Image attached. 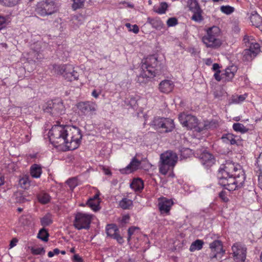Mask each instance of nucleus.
<instances>
[{
	"label": "nucleus",
	"mask_w": 262,
	"mask_h": 262,
	"mask_svg": "<svg viewBox=\"0 0 262 262\" xmlns=\"http://www.w3.org/2000/svg\"><path fill=\"white\" fill-rule=\"evenodd\" d=\"M49 134L52 143L64 150L77 148L82 137L78 127L68 125H55L50 130Z\"/></svg>",
	"instance_id": "f257e3e1"
},
{
	"label": "nucleus",
	"mask_w": 262,
	"mask_h": 262,
	"mask_svg": "<svg viewBox=\"0 0 262 262\" xmlns=\"http://www.w3.org/2000/svg\"><path fill=\"white\" fill-rule=\"evenodd\" d=\"M221 30L217 26H212L206 29V34L202 37V41L207 48H219L222 44L220 39Z\"/></svg>",
	"instance_id": "f03ea898"
},
{
	"label": "nucleus",
	"mask_w": 262,
	"mask_h": 262,
	"mask_svg": "<svg viewBox=\"0 0 262 262\" xmlns=\"http://www.w3.org/2000/svg\"><path fill=\"white\" fill-rule=\"evenodd\" d=\"M178 156L172 151H167L160 155L159 171L163 175L173 170L177 161Z\"/></svg>",
	"instance_id": "7ed1b4c3"
},
{
	"label": "nucleus",
	"mask_w": 262,
	"mask_h": 262,
	"mask_svg": "<svg viewBox=\"0 0 262 262\" xmlns=\"http://www.w3.org/2000/svg\"><path fill=\"white\" fill-rule=\"evenodd\" d=\"M158 58L155 55H150L147 57L141 66L142 72L140 75L143 78H152L158 74Z\"/></svg>",
	"instance_id": "20e7f679"
},
{
	"label": "nucleus",
	"mask_w": 262,
	"mask_h": 262,
	"mask_svg": "<svg viewBox=\"0 0 262 262\" xmlns=\"http://www.w3.org/2000/svg\"><path fill=\"white\" fill-rule=\"evenodd\" d=\"M58 10L57 3L55 0H43L37 3L35 11L41 16L50 15Z\"/></svg>",
	"instance_id": "39448f33"
},
{
	"label": "nucleus",
	"mask_w": 262,
	"mask_h": 262,
	"mask_svg": "<svg viewBox=\"0 0 262 262\" xmlns=\"http://www.w3.org/2000/svg\"><path fill=\"white\" fill-rule=\"evenodd\" d=\"M53 69L55 72L62 75L66 79L70 81L77 80L79 76V73L71 64L54 65Z\"/></svg>",
	"instance_id": "423d86ee"
},
{
	"label": "nucleus",
	"mask_w": 262,
	"mask_h": 262,
	"mask_svg": "<svg viewBox=\"0 0 262 262\" xmlns=\"http://www.w3.org/2000/svg\"><path fill=\"white\" fill-rule=\"evenodd\" d=\"M151 125L156 129H161V132H172L175 127L173 120L168 118L155 117L151 122Z\"/></svg>",
	"instance_id": "0eeeda50"
},
{
	"label": "nucleus",
	"mask_w": 262,
	"mask_h": 262,
	"mask_svg": "<svg viewBox=\"0 0 262 262\" xmlns=\"http://www.w3.org/2000/svg\"><path fill=\"white\" fill-rule=\"evenodd\" d=\"M92 219V215L82 212H77L75 214L73 222L74 227L77 230L82 229H88Z\"/></svg>",
	"instance_id": "6e6552de"
},
{
	"label": "nucleus",
	"mask_w": 262,
	"mask_h": 262,
	"mask_svg": "<svg viewBox=\"0 0 262 262\" xmlns=\"http://www.w3.org/2000/svg\"><path fill=\"white\" fill-rule=\"evenodd\" d=\"M76 106L79 112L85 116L96 115L98 109L96 103L92 101L79 102L77 104Z\"/></svg>",
	"instance_id": "1a4fd4ad"
},
{
	"label": "nucleus",
	"mask_w": 262,
	"mask_h": 262,
	"mask_svg": "<svg viewBox=\"0 0 262 262\" xmlns=\"http://www.w3.org/2000/svg\"><path fill=\"white\" fill-rule=\"evenodd\" d=\"M43 110L52 115H58L64 113V107L62 102L58 99L48 101Z\"/></svg>",
	"instance_id": "9d476101"
},
{
	"label": "nucleus",
	"mask_w": 262,
	"mask_h": 262,
	"mask_svg": "<svg viewBox=\"0 0 262 262\" xmlns=\"http://www.w3.org/2000/svg\"><path fill=\"white\" fill-rule=\"evenodd\" d=\"M219 184L229 191L237 189L235 179L232 176H227L223 174H217Z\"/></svg>",
	"instance_id": "9b49d317"
},
{
	"label": "nucleus",
	"mask_w": 262,
	"mask_h": 262,
	"mask_svg": "<svg viewBox=\"0 0 262 262\" xmlns=\"http://www.w3.org/2000/svg\"><path fill=\"white\" fill-rule=\"evenodd\" d=\"M259 52H262V46H260L256 42H251L249 48L243 51L242 53L243 59L246 61L251 60L257 56Z\"/></svg>",
	"instance_id": "f8f14e48"
},
{
	"label": "nucleus",
	"mask_w": 262,
	"mask_h": 262,
	"mask_svg": "<svg viewBox=\"0 0 262 262\" xmlns=\"http://www.w3.org/2000/svg\"><path fill=\"white\" fill-rule=\"evenodd\" d=\"M179 119L183 126L186 127L189 129L194 128L198 125L197 118L190 114L185 113H181L179 115Z\"/></svg>",
	"instance_id": "ddd939ff"
},
{
	"label": "nucleus",
	"mask_w": 262,
	"mask_h": 262,
	"mask_svg": "<svg viewBox=\"0 0 262 262\" xmlns=\"http://www.w3.org/2000/svg\"><path fill=\"white\" fill-rule=\"evenodd\" d=\"M234 260L236 262H244L246 257V248L239 243L234 244L232 247Z\"/></svg>",
	"instance_id": "4468645a"
},
{
	"label": "nucleus",
	"mask_w": 262,
	"mask_h": 262,
	"mask_svg": "<svg viewBox=\"0 0 262 262\" xmlns=\"http://www.w3.org/2000/svg\"><path fill=\"white\" fill-rule=\"evenodd\" d=\"M209 247L211 250V258L221 259L225 253L221 241L215 240L210 244Z\"/></svg>",
	"instance_id": "2eb2a0df"
},
{
	"label": "nucleus",
	"mask_w": 262,
	"mask_h": 262,
	"mask_svg": "<svg viewBox=\"0 0 262 262\" xmlns=\"http://www.w3.org/2000/svg\"><path fill=\"white\" fill-rule=\"evenodd\" d=\"M173 202L171 199L165 197L158 199V207L161 214H169Z\"/></svg>",
	"instance_id": "dca6fc26"
},
{
	"label": "nucleus",
	"mask_w": 262,
	"mask_h": 262,
	"mask_svg": "<svg viewBox=\"0 0 262 262\" xmlns=\"http://www.w3.org/2000/svg\"><path fill=\"white\" fill-rule=\"evenodd\" d=\"M242 169L241 166L232 162H226L223 169H220L218 173L232 176V174L238 172V170Z\"/></svg>",
	"instance_id": "f3484780"
},
{
	"label": "nucleus",
	"mask_w": 262,
	"mask_h": 262,
	"mask_svg": "<svg viewBox=\"0 0 262 262\" xmlns=\"http://www.w3.org/2000/svg\"><path fill=\"white\" fill-rule=\"evenodd\" d=\"M201 163L206 167H210L214 163L213 156L207 151L203 152L200 156Z\"/></svg>",
	"instance_id": "a211bd4d"
},
{
	"label": "nucleus",
	"mask_w": 262,
	"mask_h": 262,
	"mask_svg": "<svg viewBox=\"0 0 262 262\" xmlns=\"http://www.w3.org/2000/svg\"><path fill=\"white\" fill-rule=\"evenodd\" d=\"M222 139L226 143H229L231 145H238L241 142V137L238 136L234 135L231 133L224 134Z\"/></svg>",
	"instance_id": "6ab92c4d"
},
{
	"label": "nucleus",
	"mask_w": 262,
	"mask_h": 262,
	"mask_svg": "<svg viewBox=\"0 0 262 262\" xmlns=\"http://www.w3.org/2000/svg\"><path fill=\"white\" fill-rule=\"evenodd\" d=\"M237 71V68L234 65L227 68L225 72L222 74L223 79L225 81H230L234 77L235 73Z\"/></svg>",
	"instance_id": "aec40b11"
},
{
	"label": "nucleus",
	"mask_w": 262,
	"mask_h": 262,
	"mask_svg": "<svg viewBox=\"0 0 262 262\" xmlns=\"http://www.w3.org/2000/svg\"><path fill=\"white\" fill-rule=\"evenodd\" d=\"M174 87L173 83L171 80H165L159 84L160 91L164 93H168L171 92Z\"/></svg>",
	"instance_id": "412c9836"
},
{
	"label": "nucleus",
	"mask_w": 262,
	"mask_h": 262,
	"mask_svg": "<svg viewBox=\"0 0 262 262\" xmlns=\"http://www.w3.org/2000/svg\"><path fill=\"white\" fill-rule=\"evenodd\" d=\"M235 179V185H237V189L243 187L246 177L243 169L238 170V172L232 174Z\"/></svg>",
	"instance_id": "4be33fe9"
},
{
	"label": "nucleus",
	"mask_w": 262,
	"mask_h": 262,
	"mask_svg": "<svg viewBox=\"0 0 262 262\" xmlns=\"http://www.w3.org/2000/svg\"><path fill=\"white\" fill-rule=\"evenodd\" d=\"M141 164V162L136 157H134L130 163L126 167L125 170L126 173H129L137 170Z\"/></svg>",
	"instance_id": "5701e85b"
},
{
	"label": "nucleus",
	"mask_w": 262,
	"mask_h": 262,
	"mask_svg": "<svg viewBox=\"0 0 262 262\" xmlns=\"http://www.w3.org/2000/svg\"><path fill=\"white\" fill-rule=\"evenodd\" d=\"M250 21L253 26L260 29L262 28V17L256 12L251 14Z\"/></svg>",
	"instance_id": "b1692460"
},
{
	"label": "nucleus",
	"mask_w": 262,
	"mask_h": 262,
	"mask_svg": "<svg viewBox=\"0 0 262 262\" xmlns=\"http://www.w3.org/2000/svg\"><path fill=\"white\" fill-rule=\"evenodd\" d=\"M130 187L135 191H141L144 188L143 181L140 178L134 179L130 184Z\"/></svg>",
	"instance_id": "393cba45"
},
{
	"label": "nucleus",
	"mask_w": 262,
	"mask_h": 262,
	"mask_svg": "<svg viewBox=\"0 0 262 262\" xmlns=\"http://www.w3.org/2000/svg\"><path fill=\"white\" fill-rule=\"evenodd\" d=\"M42 173L41 167L36 164H33L30 167V174L32 177L39 178Z\"/></svg>",
	"instance_id": "a878e982"
},
{
	"label": "nucleus",
	"mask_w": 262,
	"mask_h": 262,
	"mask_svg": "<svg viewBox=\"0 0 262 262\" xmlns=\"http://www.w3.org/2000/svg\"><path fill=\"white\" fill-rule=\"evenodd\" d=\"M147 23L150 24L152 27L157 30H161L163 28L164 24L161 20L159 18H147Z\"/></svg>",
	"instance_id": "bb28decb"
},
{
	"label": "nucleus",
	"mask_w": 262,
	"mask_h": 262,
	"mask_svg": "<svg viewBox=\"0 0 262 262\" xmlns=\"http://www.w3.org/2000/svg\"><path fill=\"white\" fill-rule=\"evenodd\" d=\"M204 243L201 239H196L192 242L190 246L189 250L191 252H194L196 250H200L203 248Z\"/></svg>",
	"instance_id": "cd10ccee"
},
{
	"label": "nucleus",
	"mask_w": 262,
	"mask_h": 262,
	"mask_svg": "<svg viewBox=\"0 0 262 262\" xmlns=\"http://www.w3.org/2000/svg\"><path fill=\"white\" fill-rule=\"evenodd\" d=\"M106 231L107 235L113 238V236L119 232V230L115 225L110 224L107 225L106 227Z\"/></svg>",
	"instance_id": "c85d7f7f"
},
{
	"label": "nucleus",
	"mask_w": 262,
	"mask_h": 262,
	"mask_svg": "<svg viewBox=\"0 0 262 262\" xmlns=\"http://www.w3.org/2000/svg\"><path fill=\"white\" fill-rule=\"evenodd\" d=\"M53 222L52 215L51 213H47L40 219L41 225L43 226H47Z\"/></svg>",
	"instance_id": "c756f323"
},
{
	"label": "nucleus",
	"mask_w": 262,
	"mask_h": 262,
	"mask_svg": "<svg viewBox=\"0 0 262 262\" xmlns=\"http://www.w3.org/2000/svg\"><path fill=\"white\" fill-rule=\"evenodd\" d=\"M38 201L43 204H45L50 202L51 197L47 193L41 192L37 195Z\"/></svg>",
	"instance_id": "7c9ffc66"
},
{
	"label": "nucleus",
	"mask_w": 262,
	"mask_h": 262,
	"mask_svg": "<svg viewBox=\"0 0 262 262\" xmlns=\"http://www.w3.org/2000/svg\"><path fill=\"white\" fill-rule=\"evenodd\" d=\"M233 129L236 132L242 134L246 133L248 131V128L240 123H235L233 124Z\"/></svg>",
	"instance_id": "2f4dec72"
},
{
	"label": "nucleus",
	"mask_w": 262,
	"mask_h": 262,
	"mask_svg": "<svg viewBox=\"0 0 262 262\" xmlns=\"http://www.w3.org/2000/svg\"><path fill=\"white\" fill-rule=\"evenodd\" d=\"M167 8V4L165 2H162L159 6L155 8L154 11L158 14H162L165 13Z\"/></svg>",
	"instance_id": "473e14b6"
},
{
	"label": "nucleus",
	"mask_w": 262,
	"mask_h": 262,
	"mask_svg": "<svg viewBox=\"0 0 262 262\" xmlns=\"http://www.w3.org/2000/svg\"><path fill=\"white\" fill-rule=\"evenodd\" d=\"M101 201H93L92 199H89L87 205L94 211H97L100 209L99 205Z\"/></svg>",
	"instance_id": "72a5a7b5"
},
{
	"label": "nucleus",
	"mask_w": 262,
	"mask_h": 262,
	"mask_svg": "<svg viewBox=\"0 0 262 262\" xmlns=\"http://www.w3.org/2000/svg\"><path fill=\"white\" fill-rule=\"evenodd\" d=\"M119 205L123 209H128L133 205V202L131 200L123 198L120 201Z\"/></svg>",
	"instance_id": "f704fd0d"
},
{
	"label": "nucleus",
	"mask_w": 262,
	"mask_h": 262,
	"mask_svg": "<svg viewBox=\"0 0 262 262\" xmlns=\"http://www.w3.org/2000/svg\"><path fill=\"white\" fill-rule=\"evenodd\" d=\"M193 15L191 16V19L195 22L200 23L203 20L202 16L203 11L202 9L193 12Z\"/></svg>",
	"instance_id": "c9c22d12"
},
{
	"label": "nucleus",
	"mask_w": 262,
	"mask_h": 262,
	"mask_svg": "<svg viewBox=\"0 0 262 262\" xmlns=\"http://www.w3.org/2000/svg\"><path fill=\"white\" fill-rule=\"evenodd\" d=\"M188 5L190 10L193 12L201 10V8L196 0H189Z\"/></svg>",
	"instance_id": "e433bc0d"
},
{
	"label": "nucleus",
	"mask_w": 262,
	"mask_h": 262,
	"mask_svg": "<svg viewBox=\"0 0 262 262\" xmlns=\"http://www.w3.org/2000/svg\"><path fill=\"white\" fill-rule=\"evenodd\" d=\"M20 186L24 189H27L30 186V181L28 177L25 176L20 178L19 180Z\"/></svg>",
	"instance_id": "4c0bfd02"
},
{
	"label": "nucleus",
	"mask_w": 262,
	"mask_h": 262,
	"mask_svg": "<svg viewBox=\"0 0 262 262\" xmlns=\"http://www.w3.org/2000/svg\"><path fill=\"white\" fill-rule=\"evenodd\" d=\"M49 234L46 229H41L37 235V237L44 242H47L49 239Z\"/></svg>",
	"instance_id": "58836bf2"
},
{
	"label": "nucleus",
	"mask_w": 262,
	"mask_h": 262,
	"mask_svg": "<svg viewBox=\"0 0 262 262\" xmlns=\"http://www.w3.org/2000/svg\"><path fill=\"white\" fill-rule=\"evenodd\" d=\"M181 159H187L192 155V151L188 148H182L180 150Z\"/></svg>",
	"instance_id": "ea45409f"
},
{
	"label": "nucleus",
	"mask_w": 262,
	"mask_h": 262,
	"mask_svg": "<svg viewBox=\"0 0 262 262\" xmlns=\"http://www.w3.org/2000/svg\"><path fill=\"white\" fill-rule=\"evenodd\" d=\"M247 97V94H245L244 95L233 96L231 98V102L234 103H239L244 101Z\"/></svg>",
	"instance_id": "a19ab883"
},
{
	"label": "nucleus",
	"mask_w": 262,
	"mask_h": 262,
	"mask_svg": "<svg viewBox=\"0 0 262 262\" xmlns=\"http://www.w3.org/2000/svg\"><path fill=\"white\" fill-rule=\"evenodd\" d=\"M220 10L222 13L229 15L234 11V8L229 5L222 6Z\"/></svg>",
	"instance_id": "79ce46f5"
},
{
	"label": "nucleus",
	"mask_w": 262,
	"mask_h": 262,
	"mask_svg": "<svg viewBox=\"0 0 262 262\" xmlns=\"http://www.w3.org/2000/svg\"><path fill=\"white\" fill-rule=\"evenodd\" d=\"M256 171L262 174V152L260 153L256 160Z\"/></svg>",
	"instance_id": "37998d69"
},
{
	"label": "nucleus",
	"mask_w": 262,
	"mask_h": 262,
	"mask_svg": "<svg viewBox=\"0 0 262 262\" xmlns=\"http://www.w3.org/2000/svg\"><path fill=\"white\" fill-rule=\"evenodd\" d=\"M85 0H75L73 2L72 8L74 10H77L82 8L84 6Z\"/></svg>",
	"instance_id": "c03bdc74"
},
{
	"label": "nucleus",
	"mask_w": 262,
	"mask_h": 262,
	"mask_svg": "<svg viewBox=\"0 0 262 262\" xmlns=\"http://www.w3.org/2000/svg\"><path fill=\"white\" fill-rule=\"evenodd\" d=\"M67 183L71 190L74 189L77 185L78 182L76 178H71L67 180Z\"/></svg>",
	"instance_id": "a18cd8bd"
},
{
	"label": "nucleus",
	"mask_w": 262,
	"mask_h": 262,
	"mask_svg": "<svg viewBox=\"0 0 262 262\" xmlns=\"http://www.w3.org/2000/svg\"><path fill=\"white\" fill-rule=\"evenodd\" d=\"M31 251L33 255H41L45 253V250L43 248L32 247L31 248Z\"/></svg>",
	"instance_id": "49530a36"
},
{
	"label": "nucleus",
	"mask_w": 262,
	"mask_h": 262,
	"mask_svg": "<svg viewBox=\"0 0 262 262\" xmlns=\"http://www.w3.org/2000/svg\"><path fill=\"white\" fill-rule=\"evenodd\" d=\"M243 41L245 43V45L248 47H249L251 42H255L253 41L254 38L252 36H248L247 35L244 36Z\"/></svg>",
	"instance_id": "de8ad7c7"
},
{
	"label": "nucleus",
	"mask_w": 262,
	"mask_h": 262,
	"mask_svg": "<svg viewBox=\"0 0 262 262\" xmlns=\"http://www.w3.org/2000/svg\"><path fill=\"white\" fill-rule=\"evenodd\" d=\"M178 20L176 17H171L167 20V25L168 27H173L178 24Z\"/></svg>",
	"instance_id": "09e8293b"
},
{
	"label": "nucleus",
	"mask_w": 262,
	"mask_h": 262,
	"mask_svg": "<svg viewBox=\"0 0 262 262\" xmlns=\"http://www.w3.org/2000/svg\"><path fill=\"white\" fill-rule=\"evenodd\" d=\"M15 200L17 203H22L26 201V199L21 193L15 194Z\"/></svg>",
	"instance_id": "8fccbe9b"
},
{
	"label": "nucleus",
	"mask_w": 262,
	"mask_h": 262,
	"mask_svg": "<svg viewBox=\"0 0 262 262\" xmlns=\"http://www.w3.org/2000/svg\"><path fill=\"white\" fill-rule=\"evenodd\" d=\"M139 228L135 227H131L129 228L128 229V237H127V241L129 243L131 239V236L134 233L136 230H138Z\"/></svg>",
	"instance_id": "3c124183"
},
{
	"label": "nucleus",
	"mask_w": 262,
	"mask_h": 262,
	"mask_svg": "<svg viewBox=\"0 0 262 262\" xmlns=\"http://www.w3.org/2000/svg\"><path fill=\"white\" fill-rule=\"evenodd\" d=\"M219 197L224 202L226 203L229 201V199L227 197V194L224 191H222L219 193Z\"/></svg>",
	"instance_id": "603ef678"
},
{
	"label": "nucleus",
	"mask_w": 262,
	"mask_h": 262,
	"mask_svg": "<svg viewBox=\"0 0 262 262\" xmlns=\"http://www.w3.org/2000/svg\"><path fill=\"white\" fill-rule=\"evenodd\" d=\"M128 105L132 108H135L138 105L137 101L135 97H131L128 101Z\"/></svg>",
	"instance_id": "864d4df0"
},
{
	"label": "nucleus",
	"mask_w": 262,
	"mask_h": 262,
	"mask_svg": "<svg viewBox=\"0 0 262 262\" xmlns=\"http://www.w3.org/2000/svg\"><path fill=\"white\" fill-rule=\"evenodd\" d=\"M7 19L5 17L0 15V31L5 27Z\"/></svg>",
	"instance_id": "5fc2aeb1"
},
{
	"label": "nucleus",
	"mask_w": 262,
	"mask_h": 262,
	"mask_svg": "<svg viewBox=\"0 0 262 262\" xmlns=\"http://www.w3.org/2000/svg\"><path fill=\"white\" fill-rule=\"evenodd\" d=\"M72 260L73 262H83L82 258L78 254L74 255Z\"/></svg>",
	"instance_id": "6e6d98bb"
},
{
	"label": "nucleus",
	"mask_w": 262,
	"mask_h": 262,
	"mask_svg": "<svg viewBox=\"0 0 262 262\" xmlns=\"http://www.w3.org/2000/svg\"><path fill=\"white\" fill-rule=\"evenodd\" d=\"M114 239L117 240V241L119 244H122L123 243V239L122 236H120L119 232H118L113 237Z\"/></svg>",
	"instance_id": "4d7b16f0"
},
{
	"label": "nucleus",
	"mask_w": 262,
	"mask_h": 262,
	"mask_svg": "<svg viewBox=\"0 0 262 262\" xmlns=\"http://www.w3.org/2000/svg\"><path fill=\"white\" fill-rule=\"evenodd\" d=\"M221 71H218L216 72H215L214 74V77L215 80H216L218 81H220L222 79H223V76L222 75H220Z\"/></svg>",
	"instance_id": "13d9d810"
},
{
	"label": "nucleus",
	"mask_w": 262,
	"mask_h": 262,
	"mask_svg": "<svg viewBox=\"0 0 262 262\" xmlns=\"http://www.w3.org/2000/svg\"><path fill=\"white\" fill-rule=\"evenodd\" d=\"M100 195V192L98 190H97L96 193L92 198H91L89 199H92L93 201H101L100 199L99 198Z\"/></svg>",
	"instance_id": "bf43d9fd"
},
{
	"label": "nucleus",
	"mask_w": 262,
	"mask_h": 262,
	"mask_svg": "<svg viewBox=\"0 0 262 262\" xmlns=\"http://www.w3.org/2000/svg\"><path fill=\"white\" fill-rule=\"evenodd\" d=\"M100 195V192L98 190H97L96 193L92 198H91L89 199H92L93 201H101L100 199L99 198Z\"/></svg>",
	"instance_id": "052dcab7"
},
{
	"label": "nucleus",
	"mask_w": 262,
	"mask_h": 262,
	"mask_svg": "<svg viewBox=\"0 0 262 262\" xmlns=\"http://www.w3.org/2000/svg\"><path fill=\"white\" fill-rule=\"evenodd\" d=\"M130 31H132L134 33L137 34L139 31V28L137 25H134L132 26V28L130 29Z\"/></svg>",
	"instance_id": "680f3d73"
},
{
	"label": "nucleus",
	"mask_w": 262,
	"mask_h": 262,
	"mask_svg": "<svg viewBox=\"0 0 262 262\" xmlns=\"http://www.w3.org/2000/svg\"><path fill=\"white\" fill-rule=\"evenodd\" d=\"M220 66L218 63H214L212 66V69L213 71H215L216 72L220 70Z\"/></svg>",
	"instance_id": "e2e57ef3"
},
{
	"label": "nucleus",
	"mask_w": 262,
	"mask_h": 262,
	"mask_svg": "<svg viewBox=\"0 0 262 262\" xmlns=\"http://www.w3.org/2000/svg\"><path fill=\"white\" fill-rule=\"evenodd\" d=\"M100 92H97L96 90H94L92 93V96H93L95 98H98Z\"/></svg>",
	"instance_id": "0e129e2a"
},
{
	"label": "nucleus",
	"mask_w": 262,
	"mask_h": 262,
	"mask_svg": "<svg viewBox=\"0 0 262 262\" xmlns=\"http://www.w3.org/2000/svg\"><path fill=\"white\" fill-rule=\"evenodd\" d=\"M258 186L262 190V174H259L258 175Z\"/></svg>",
	"instance_id": "69168bd1"
},
{
	"label": "nucleus",
	"mask_w": 262,
	"mask_h": 262,
	"mask_svg": "<svg viewBox=\"0 0 262 262\" xmlns=\"http://www.w3.org/2000/svg\"><path fill=\"white\" fill-rule=\"evenodd\" d=\"M212 60L211 58H207L205 60V62L206 65L210 66L212 63Z\"/></svg>",
	"instance_id": "338daca9"
},
{
	"label": "nucleus",
	"mask_w": 262,
	"mask_h": 262,
	"mask_svg": "<svg viewBox=\"0 0 262 262\" xmlns=\"http://www.w3.org/2000/svg\"><path fill=\"white\" fill-rule=\"evenodd\" d=\"M17 242V240L16 239H15V238L13 239L10 242V247L12 248V247H14V246H15Z\"/></svg>",
	"instance_id": "774afa93"
}]
</instances>
